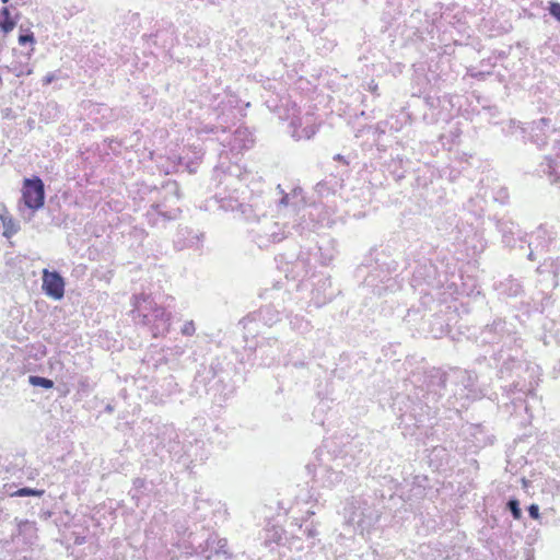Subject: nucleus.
<instances>
[{
    "label": "nucleus",
    "instance_id": "1",
    "mask_svg": "<svg viewBox=\"0 0 560 560\" xmlns=\"http://www.w3.org/2000/svg\"><path fill=\"white\" fill-rule=\"evenodd\" d=\"M22 199L25 206L34 211L39 210L45 203V185L38 176L24 178Z\"/></svg>",
    "mask_w": 560,
    "mask_h": 560
},
{
    "label": "nucleus",
    "instance_id": "2",
    "mask_svg": "<svg viewBox=\"0 0 560 560\" xmlns=\"http://www.w3.org/2000/svg\"><path fill=\"white\" fill-rule=\"evenodd\" d=\"M42 281V289L47 296L56 301H59L63 298L65 279L58 271H50L48 269H44Z\"/></svg>",
    "mask_w": 560,
    "mask_h": 560
},
{
    "label": "nucleus",
    "instance_id": "3",
    "mask_svg": "<svg viewBox=\"0 0 560 560\" xmlns=\"http://www.w3.org/2000/svg\"><path fill=\"white\" fill-rule=\"evenodd\" d=\"M1 21H0V28L4 34L10 33L15 27V21L11 18V12L9 8L3 7L0 10Z\"/></svg>",
    "mask_w": 560,
    "mask_h": 560
},
{
    "label": "nucleus",
    "instance_id": "4",
    "mask_svg": "<svg viewBox=\"0 0 560 560\" xmlns=\"http://www.w3.org/2000/svg\"><path fill=\"white\" fill-rule=\"evenodd\" d=\"M28 383L35 387H42L45 389H51L55 385L54 381L39 375H30Z\"/></svg>",
    "mask_w": 560,
    "mask_h": 560
},
{
    "label": "nucleus",
    "instance_id": "5",
    "mask_svg": "<svg viewBox=\"0 0 560 560\" xmlns=\"http://www.w3.org/2000/svg\"><path fill=\"white\" fill-rule=\"evenodd\" d=\"M547 171L549 175L555 176V180H560V155L556 158H547Z\"/></svg>",
    "mask_w": 560,
    "mask_h": 560
},
{
    "label": "nucleus",
    "instance_id": "6",
    "mask_svg": "<svg viewBox=\"0 0 560 560\" xmlns=\"http://www.w3.org/2000/svg\"><path fill=\"white\" fill-rule=\"evenodd\" d=\"M44 493H45V490L24 487V488L18 489L14 493H12V497H31V495H33V497L40 498L42 495H44Z\"/></svg>",
    "mask_w": 560,
    "mask_h": 560
},
{
    "label": "nucleus",
    "instance_id": "7",
    "mask_svg": "<svg viewBox=\"0 0 560 560\" xmlns=\"http://www.w3.org/2000/svg\"><path fill=\"white\" fill-rule=\"evenodd\" d=\"M506 508L514 520H520L522 517V510L520 508V501L517 499L511 498L506 503Z\"/></svg>",
    "mask_w": 560,
    "mask_h": 560
},
{
    "label": "nucleus",
    "instance_id": "8",
    "mask_svg": "<svg viewBox=\"0 0 560 560\" xmlns=\"http://www.w3.org/2000/svg\"><path fill=\"white\" fill-rule=\"evenodd\" d=\"M549 13L557 21L560 22V3L559 2H550V4H549Z\"/></svg>",
    "mask_w": 560,
    "mask_h": 560
},
{
    "label": "nucleus",
    "instance_id": "9",
    "mask_svg": "<svg viewBox=\"0 0 560 560\" xmlns=\"http://www.w3.org/2000/svg\"><path fill=\"white\" fill-rule=\"evenodd\" d=\"M196 331L195 324L192 320H188L182 328V334L185 336H192Z\"/></svg>",
    "mask_w": 560,
    "mask_h": 560
},
{
    "label": "nucleus",
    "instance_id": "10",
    "mask_svg": "<svg viewBox=\"0 0 560 560\" xmlns=\"http://www.w3.org/2000/svg\"><path fill=\"white\" fill-rule=\"evenodd\" d=\"M35 42V37H34V34L32 32L27 33V34H21L19 36V44L20 45H26L27 43H34Z\"/></svg>",
    "mask_w": 560,
    "mask_h": 560
},
{
    "label": "nucleus",
    "instance_id": "11",
    "mask_svg": "<svg viewBox=\"0 0 560 560\" xmlns=\"http://www.w3.org/2000/svg\"><path fill=\"white\" fill-rule=\"evenodd\" d=\"M527 511H528V515L534 518V520H537L539 517V506L535 503L530 504L528 508H527Z\"/></svg>",
    "mask_w": 560,
    "mask_h": 560
},
{
    "label": "nucleus",
    "instance_id": "12",
    "mask_svg": "<svg viewBox=\"0 0 560 560\" xmlns=\"http://www.w3.org/2000/svg\"><path fill=\"white\" fill-rule=\"evenodd\" d=\"M226 544H228L226 539H220L219 542H218L219 551H221L223 553H226V551L224 550Z\"/></svg>",
    "mask_w": 560,
    "mask_h": 560
},
{
    "label": "nucleus",
    "instance_id": "13",
    "mask_svg": "<svg viewBox=\"0 0 560 560\" xmlns=\"http://www.w3.org/2000/svg\"><path fill=\"white\" fill-rule=\"evenodd\" d=\"M54 80V75L52 74H47L45 78H44V84H50Z\"/></svg>",
    "mask_w": 560,
    "mask_h": 560
},
{
    "label": "nucleus",
    "instance_id": "14",
    "mask_svg": "<svg viewBox=\"0 0 560 560\" xmlns=\"http://www.w3.org/2000/svg\"><path fill=\"white\" fill-rule=\"evenodd\" d=\"M140 300L141 298L140 296H135V307H138L139 306V303H140Z\"/></svg>",
    "mask_w": 560,
    "mask_h": 560
},
{
    "label": "nucleus",
    "instance_id": "15",
    "mask_svg": "<svg viewBox=\"0 0 560 560\" xmlns=\"http://www.w3.org/2000/svg\"><path fill=\"white\" fill-rule=\"evenodd\" d=\"M281 205H287L288 203V196L284 195L280 201Z\"/></svg>",
    "mask_w": 560,
    "mask_h": 560
},
{
    "label": "nucleus",
    "instance_id": "16",
    "mask_svg": "<svg viewBox=\"0 0 560 560\" xmlns=\"http://www.w3.org/2000/svg\"><path fill=\"white\" fill-rule=\"evenodd\" d=\"M528 258H529L530 260H533V259H534V254H533V252H530V253L528 254Z\"/></svg>",
    "mask_w": 560,
    "mask_h": 560
},
{
    "label": "nucleus",
    "instance_id": "17",
    "mask_svg": "<svg viewBox=\"0 0 560 560\" xmlns=\"http://www.w3.org/2000/svg\"><path fill=\"white\" fill-rule=\"evenodd\" d=\"M336 159H337V160H342V156H341L340 154H338V155L336 156Z\"/></svg>",
    "mask_w": 560,
    "mask_h": 560
},
{
    "label": "nucleus",
    "instance_id": "18",
    "mask_svg": "<svg viewBox=\"0 0 560 560\" xmlns=\"http://www.w3.org/2000/svg\"><path fill=\"white\" fill-rule=\"evenodd\" d=\"M1 2H2V3H8V2H9V0H1Z\"/></svg>",
    "mask_w": 560,
    "mask_h": 560
}]
</instances>
